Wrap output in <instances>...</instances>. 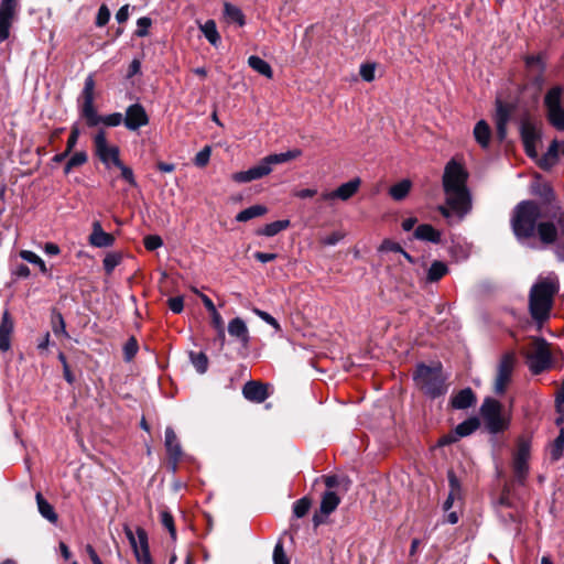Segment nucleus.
Returning <instances> with one entry per match:
<instances>
[{
  "instance_id": "1",
  "label": "nucleus",
  "mask_w": 564,
  "mask_h": 564,
  "mask_svg": "<svg viewBox=\"0 0 564 564\" xmlns=\"http://www.w3.org/2000/svg\"><path fill=\"white\" fill-rule=\"evenodd\" d=\"M468 172L463 163L455 159L449 160L442 177L445 204L440 205L437 210L452 224L460 221L469 214L473 207L471 194L467 187Z\"/></svg>"
},
{
  "instance_id": "2",
  "label": "nucleus",
  "mask_w": 564,
  "mask_h": 564,
  "mask_svg": "<svg viewBox=\"0 0 564 564\" xmlns=\"http://www.w3.org/2000/svg\"><path fill=\"white\" fill-rule=\"evenodd\" d=\"M558 291L556 276H547L539 280L530 291L529 308L532 318L543 323L550 317L554 295Z\"/></svg>"
},
{
  "instance_id": "3",
  "label": "nucleus",
  "mask_w": 564,
  "mask_h": 564,
  "mask_svg": "<svg viewBox=\"0 0 564 564\" xmlns=\"http://www.w3.org/2000/svg\"><path fill=\"white\" fill-rule=\"evenodd\" d=\"M95 80L93 75L85 79L84 89L82 91L80 115L86 120L88 127H96L100 123L107 127H118L123 122V115L113 112L107 116L98 115L95 109Z\"/></svg>"
},
{
  "instance_id": "4",
  "label": "nucleus",
  "mask_w": 564,
  "mask_h": 564,
  "mask_svg": "<svg viewBox=\"0 0 564 564\" xmlns=\"http://www.w3.org/2000/svg\"><path fill=\"white\" fill-rule=\"evenodd\" d=\"M540 218L541 208L536 203L532 200L521 202L516 207L511 219L514 235L519 239L532 237Z\"/></svg>"
},
{
  "instance_id": "5",
  "label": "nucleus",
  "mask_w": 564,
  "mask_h": 564,
  "mask_svg": "<svg viewBox=\"0 0 564 564\" xmlns=\"http://www.w3.org/2000/svg\"><path fill=\"white\" fill-rule=\"evenodd\" d=\"M413 378L416 387L431 398H437L446 392L441 365L434 367L419 365Z\"/></svg>"
},
{
  "instance_id": "6",
  "label": "nucleus",
  "mask_w": 564,
  "mask_h": 564,
  "mask_svg": "<svg viewBox=\"0 0 564 564\" xmlns=\"http://www.w3.org/2000/svg\"><path fill=\"white\" fill-rule=\"evenodd\" d=\"M480 415L491 434L503 432L510 425V417L503 414L502 404L495 399H485L480 406Z\"/></svg>"
},
{
  "instance_id": "7",
  "label": "nucleus",
  "mask_w": 564,
  "mask_h": 564,
  "mask_svg": "<svg viewBox=\"0 0 564 564\" xmlns=\"http://www.w3.org/2000/svg\"><path fill=\"white\" fill-rule=\"evenodd\" d=\"M527 361L529 369L534 375H539L550 367L551 351L544 338L536 337L532 339L531 350L527 354Z\"/></svg>"
},
{
  "instance_id": "8",
  "label": "nucleus",
  "mask_w": 564,
  "mask_h": 564,
  "mask_svg": "<svg viewBox=\"0 0 564 564\" xmlns=\"http://www.w3.org/2000/svg\"><path fill=\"white\" fill-rule=\"evenodd\" d=\"M93 141L96 156L107 169L120 164V150L117 145H112L108 142L107 133L104 129L97 131Z\"/></svg>"
},
{
  "instance_id": "9",
  "label": "nucleus",
  "mask_w": 564,
  "mask_h": 564,
  "mask_svg": "<svg viewBox=\"0 0 564 564\" xmlns=\"http://www.w3.org/2000/svg\"><path fill=\"white\" fill-rule=\"evenodd\" d=\"M123 532L129 540L138 563L153 564L147 531L141 527H137L135 532H133L128 524H124Z\"/></svg>"
},
{
  "instance_id": "10",
  "label": "nucleus",
  "mask_w": 564,
  "mask_h": 564,
  "mask_svg": "<svg viewBox=\"0 0 564 564\" xmlns=\"http://www.w3.org/2000/svg\"><path fill=\"white\" fill-rule=\"evenodd\" d=\"M563 89L560 86L551 88L544 97L549 122L558 131H564V108L561 105Z\"/></svg>"
},
{
  "instance_id": "11",
  "label": "nucleus",
  "mask_w": 564,
  "mask_h": 564,
  "mask_svg": "<svg viewBox=\"0 0 564 564\" xmlns=\"http://www.w3.org/2000/svg\"><path fill=\"white\" fill-rule=\"evenodd\" d=\"M530 451V441L525 437H519L512 457V469L514 478L519 484H523L528 476Z\"/></svg>"
},
{
  "instance_id": "12",
  "label": "nucleus",
  "mask_w": 564,
  "mask_h": 564,
  "mask_svg": "<svg viewBox=\"0 0 564 564\" xmlns=\"http://www.w3.org/2000/svg\"><path fill=\"white\" fill-rule=\"evenodd\" d=\"M516 361V355L512 351L503 354L500 358V361L497 366V373L494 386V390L497 394H503L506 392L507 387L512 378Z\"/></svg>"
},
{
  "instance_id": "13",
  "label": "nucleus",
  "mask_w": 564,
  "mask_h": 564,
  "mask_svg": "<svg viewBox=\"0 0 564 564\" xmlns=\"http://www.w3.org/2000/svg\"><path fill=\"white\" fill-rule=\"evenodd\" d=\"M19 12L18 0L0 1V43L4 42L10 35V29L17 19Z\"/></svg>"
},
{
  "instance_id": "14",
  "label": "nucleus",
  "mask_w": 564,
  "mask_h": 564,
  "mask_svg": "<svg viewBox=\"0 0 564 564\" xmlns=\"http://www.w3.org/2000/svg\"><path fill=\"white\" fill-rule=\"evenodd\" d=\"M149 123V116L141 104L130 105L123 117V124L130 131H135Z\"/></svg>"
},
{
  "instance_id": "15",
  "label": "nucleus",
  "mask_w": 564,
  "mask_h": 564,
  "mask_svg": "<svg viewBox=\"0 0 564 564\" xmlns=\"http://www.w3.org/2000/svg\"><path fill=\"white\" fill-rule=\"evenodd\" d=\"M479 425L480 423L477 417H469L459 423L452 433L444 435L438 441V444L444 446L457 442L460 437L473 434L479 427Z\"/></svg>"
},
{
  "instance_id": "16",
  "label": "nucleus",
  "mask_w": 564,
  "mask_h": 564,
  "mask_svg": "<svg viewBox=\"0 0 564 564\" xmlns=\"http://www.w3.org/2000/svg\"><path fill=\"white\" fill-rule=\"evenodd\" d=\"M521 139L524 145L525 153L531 158H535L536 142L540 139V132L535 128V126L529 120H524L521 123Z\"/></svg>"
},
{
  "instance_id": "17",
  "label": "nucleus",
  "mask_w": 564,
  "mask_h": 564,
  "mask_svg": "<svg viewBox=\"0 0 564 564\" xmlns=\"http://www.w3.org/2000/svg\"><path fill=\"white\" fill-rule=\"evenodd\" d=\"M361 185V180L359 177H355L349 182L341 184L338 188L332 192H326L322 194V199L330 200V199H340L348 200L352 197L359 189Z\"/></svg>"
},
{
  "instance_id": "18",
  "label": "nucleus",
  "mask_w": 564,
  "mask_h": 564,
  "mask_svg": "<svg viewBox=\"0 0 564 564\" xmlns=\"http://www.w3.org/2000/svg\"><path fill=\"white\" fill-rule=\"evenodd\" d=\"M271 172L272 169L268 166L262 159L257 165L250 167L247 171L237 172L232 174L231 177L237 183H248L262 178L263 176L269 175Z\"/></svg>"
},
{
  "instance_id": "19",
  "label": "nucleus",
  "mask_w": 564,
  "mask_h": 564,
  "mask_svg": "<svg viewBox=\"0 0 564 564\" xmlns=\"http://www.w3.org/2000/svg\"><path fill=\"white\" fill-rule=\"evenodd\" d=\"M164 445L169 455V459L173 465V469L176 468L178 462L183 456L181 443L174 432V430L170 426L165 429V440Z\"/></svg>"
},
{
  "instance_id": "20",
  "label": "nucleus",
  "mask_w": 564,
  "mask_h": 564,
  "mask_svg": "<svg viewBox=\"0 0 564 564\" xmlns=\"http://www.w3.org/2000/svg\"><path fill=\"white\" fill-rule=\"evenodd\" d=\"M242 394L248 401L261 403L269 397L268 386L259 381H248L242 388Z\"/></svg>"
},
{
  "instance_id": "21",
  "label": "nucleus",
  "mask_w": 564,
  "mask_h": 564,
  "mask_svg": "<svg viewBox=\"0 0 564 564\" xmlns=\"http://www.w3.org/2000/svg\"><path fill=\"white\" fill-rule=\"evenodd\" d=\"M14 324L8 311H4L0 322V351L6 352L11 348V337Z\"/></svg>"
},
{
  "instance_id": "22",
  "label": "nucleus",
  "mask_w": 564,
  "mask_h": 564,
  "mask_svg": "<svg viewBox=\"0 0 564 564\" xmlns=\"http://www.w3.org/2000/svg\"><path fill=\"white\" fill-rule=\"evenodd\" d=\"M113 242L115 238L110 234L104 231L99 221H95L93 224V231L89 236V243L97 248H105L112 246Z\"/></svg>"
},
{
  "instance_id": "23",
  "label": "nucleus",
  "mask_w": 564,
  "mask_h": 564,
  "mask_svg": "<svg viewBox=\"0 0 564 564\" xmlns=\"http://www.w3.org/2000/svg\"><path fill=\"white\" fill-rule=\"evenodd\" d=\"M228 333L231 337H235L238 341H240L243 347L248 346L250 336L243 319L240 317L231 319L228 324Z\"/></svg>"
},
{
  "instance_id": "24",
  "label": "nucleus",
  "mask_w": 564,
  "mask_h": 564,
  "mask_svg": "<svg viewBox=\"0 0 564 564\" xmlns=\"http://www.w3.org/2000/svg\"><path fill=\"white\" fill-rule=\"evenodd\" d=\"M476 403V395L470 388H465L457 392L451 399V404L454 409L464 410L473 406Z\"/></svg>"
},
{
  "instance_id": "25",
  "label": "nucleus",
  "mask_w": 564,
  "mask_h": 564,
  "mask_svg": "<svg viewBox=\"0 0 564 564\" xmlns=\"http://www.w3.org/2000/svg\"><path fill=\"white\" fill-rule=\"evenodd\" d=\"M413 235L417 240L433 243H440L442 240V232L429 224L419 225Z\"/></svg>"
},
{
  "instance_id": "26",
  "label": "nucleus",
  "mask_w": 564,
  "mask_h": 564,
  "mask_svg": "<svg viewBox=\"0 0 564 564\" xmlns=\"http://www.w3.org/2000/svg\"><path fill=\"white\" fill-rule=\"evenodd\" d=\"M536 231L540 240L545 245H551L556 241L557 228L552 221H541L536 226Z\"/></svg>"
},
{
  "instance_id": "27",
  "label": "nucleus",
  "mask_w": 564,
  "mask_h": 564,
  "mask_svg": "<svg viewBox=\"0 0 564 564\" xmlns=\"http://www.w3.org/2000/svg\"><path fill=\"white\" fill-rule=\"evenodd\" d=\"M35 500L40 514L48 522L55 524L58 521V516L54 507L43 497L41 492H36Z\"/></svg>"
},
{
  "instance_id": "28",
  "label": "nucleus",
  "mask_w": 564,
  "mask_h": 564,
  "mask_svg": "<svg viewBox=\"0 0 564 564\" xmlns=\"http://www.w3.org/2000/svg\"><path fill=\"white\" fill-rule=\"evenodd\" d=\"M302 155V151L300 149H293L286 151L284 153L270 154L263 158L264 163L272 169V165L282 164L288 161L297 159Z\"/></svg>"
},
{
  "instance_id": "29",
  "label": "nucleus",
  "mask_w": 564,
  "mask_h": 564,
  "mask_svg": "<svg viewBox=\"0 0 564 564\" xmlns=\"http://www.w3.org/2000/svg\"><path fill=\"white\" fill-rule=\"evenodd\" d=\"M224 15L228 22L236 23L238 26H243L246 23L241 9L229 2L224 4Z\"/></svg>"
},
{
  "instance_id": "30",
  "label": "nucleus",
  "mask_w": 564,
  "mask_h": 564,
  "mask_svg": "<svg viewBox=\"0 0 564 564\" xmlns=\"http://www.w3.org/2000/svg\"><path fill=\"white\" fill-rule=\"evenodd\" d=\"M474 137L481 148H487L490 142L491 130L485 120H480L474 128Z\"/></svg>"
},
{
  "instance_id": "31",
  "label": "nucleus",
  "mask_w": 564,
  "mask_h": 564,
  "mask_svg": "<svg viewBox=\"0 0 564 564\" xmlns=\"http://www.w3.org/2000/svg\"><path fill=\"white\" fill-rule=\"evenodd\" d=\"M291 225L289 219L283 220H276L270 224H267L264 227L257 230V235L259 236H265V237H273L281 232L282 230H285Z\"/></svg>"
},
{
  "instance_id": "32",
  "label": "nucleus",
  "mask_w": 564,
  "mask_h": 564,
  "mask_svg": "<svg viewBox=\"0 0 564 564\" xmlns=\"http://www.w3.org/2000/svg\"><path fill=\"white\" fill-rule=\"evenodd\" d=\"M248 65L254 72L259 73L260 75H262L267 78H272V76H273V72H272L270 64L259 56H256V55L250 56L248 58Z\"/></svg>"
},
{
  "instance_id": "33",
  "label": "nucleus",
  "mask_w": 564,
  "mask_h": 564,
  "mask_svg": "<svg viewBox=\"0 0 564 564\" xmlns=\"http://www.w3.org/2000/svg\"><path fill=\"white\" fill-rule=\"evenodd\" d=\"M340 499L334 491H326L321 501V512L325 516L330 514L339 505Z\"/></svg>"
},
{
  "instance_id": "34",
  "label": "nucleus",
  "mask_w": 564,
  "mask_h": 564,
  "mask_svg": "<svg viewBox=\"0 0 564 564\" xmlns=\"http://www.w3.org/2000/svg\"><path fill=\"white\" fill-rule=\"evenodd\" d=\"M267 212L268 208L265 206L253 205L238 213L236 216V220L240 223L248 221L252 218L263 216L264 214H267Z\"/></svg>"
},
{
  "instance_id": "35",
  "label": "nucleus",
  "mask_w": 564,
  "mask_h": 564,
  "mask_svg": "<svg viewBox=\"0 0 564 564\" xmlns=\"http://www.w3.org/2000/svg\"><path fill=\"white\" fill-rule=\"evenodd\" d=\"M199 29L212 45L216 46L219 43L220 35L214 20H207Z\"/></svg>"
},
{
  "instance_id": "36",
  "label": "nucleus",
  "mask_w": 564,
  "mask_h": 564,
  "mask_svg": "<svg viewBox=\"0 0 564 564\" xmlns=\"http://www.w3.org/2000/svg\"><path fill=\"white\" fill-rule=\"evenodd\" d=\"M532 192L534 195L541 197L546 203H551L555 198L553 188L546 182H536L535 184H533Z\"/></svg>"
},
{
  "instance_id": "37",
  "label": "nucleus",
  "mask_w": 564,
  "mask_h": 564,
  "mask_svg": "<svg viewBox=\"0 0 564 564\" xmlns=\"http://www.w3.org/2000/svg\"><path fill=\"white\" fill-rule=\"evenodd\" d=\"M411 186L412 184L409 180H402L390 187L389 194L394 200H402L408 196Z\"/></svg>"
},
{
  "instance_id": "38",
  "label": "nucleus",
  "mask_w": 564,
  "mask_h": 564,
  "mask_svg": "<svg viewBox=\"0 0 564 564\" xmlns=\"http://www.w3.org/2000/svg\"><path fill=\"white\" fill-rule=\"evenodd\" d=\"M447 265L444 262L436 260L431 264L426 279L429 282H437L447 273Z\"/></svg>"
},
{
  "instance_id": "39",
  "label": "nucleus",
  "mask_w": 564,
  "mask_h": 564,
  "mask_svg": "<svg viewBox=\"0 0 564 564\" xmlns=\"http://www.w3.org/2000/svg\"><path fill=\"white\" fill-rule=\"evenodd\" d=\"M88 161V155L85 151L75 152L64 167V173L69 174L75 167L84 165Z\"/></svg>"
},
{
  "instance_id": "40",
  "label": "nucleus",
  "mask_w": 564,
  "mask_h": 564,
  "mask_svg": "<svg viewBox=\"0 0 564 564\" xmlns=\"http://www.w3.org/2000/svg\"><path fill=\"white\" fill-rule=\"evenodd\" d=\"M51 324H52V330L56 336H58V335L68 336V334L66 332V325H65L64 317L59 312H57L55 310L52 313Z\"/></svg>"
},
{
  "instance_id": "41",
  "label": "nucleus",
  "mask_w": 564,
  "mask_h": 564,
  "mask_svg": "<svg viewBox=\"0 0 564 564\" xmlns=\"http://www.w3.org/2000/svg\"><path fill=\"white\" fill-rule=\"evenodd\" d=\"M19 254L24 261L37 265L42 273H47L45 262L35 252L30 250H21Z\"/></svg>"
},
{
  "instance_id": "42",
  "label": "nucleus",
  "mask_w": 564,
  "mask_h": 564,
  "mask_svg": "<svg viewBox=\"0 0 564 564\" xmlns=\"http://www.w3.org/2000/svg\"><path fill=\"white\" fill-rule=\"evenodd\" d=\"M191 361L199 373H205L208 367V359L204 352H191Z\"/></svg>"
},
{
  "instance_id": "43",
  "label": "nucleus",
  "mask_w": 564,
  "mask_h": 564,
  "mask_svg": "<svg viewBox=\"0 0 564 564\" xmlns=\"http://www.w3.org/2000/svg\"><path fill=\"white\" fill-rule=\"evenodd\" d=\"M120 261H121V256L119 253H115V252L108 253L104 258V261H102L104 269H105L106 273L107 274L112 273V271L120 263Z\"/></svg>"
},
{
  "instance_id": "44",
  "label": "nucleus",
  "mask_w": 564,
  "mask_h": 564,
  "mask_svg": "<svg viewBox=\"0 0 564 564\" xmlns=\"http://www.w3.org/2000/svg\"><path fill=\"white\" fill-rule=\"evenodd\" d=\"M162 525L169 530L172 539L176 538V530L174 525L173 516L167 510H162L160 513Z\"/></svg>"
},
{
  "instance_id": "45",
  "label": "nucleus",
  "mask_w": 564,
  "mask_h": 564,
  "mask_svg": "<svg viewBox=\"0 0 564 564\" xmlns=\"http://www.w3.org/2000/svg\"><path fill=\"white\" fill-rule=\"evenodd\" d=\"M310 507H311L310 499L306 497L301 498L294 503L293 513L296 518H302L308 512Z\"/></svg>"
},
{
  "instance_id": "46",
  "label": "nucleus",
  "mask_w": 564,
  "mask_h": 564,
  "mask_svg": "<svg viewBox=\"0 0 564 564\" xmlns=\"http://www.w3.org/2000/svg\"><path fill=\"white\" fill-rule=\"evenodd\" d=\"M210 315H212V324L217 329L218 337L221 341V345H224V341H225L224 319H223L221 315L217 312V310L215 312H212Z\"/></svg>"
},
{
  "instance_id": "47",
  "label": "nucleus",
  "mask_w": 564,
  "mask_h": 564,
  "mask_svg": "<svg viewBox=\"0 0 564 564\" xmlns=\"http://www.w3.org/2000/svg\"><path fill=\"white\" fill-rule=\"evenodd\" d=\"M212 148L209 145L204 147L194 159V163L198 167H205L210 159Z\"/></svg>"
},
{
  "instance_id": "48",
  "label": "nucleus",
  "mask_w": 564,
  "mask_h": 564,
  "mask_svg": "<svg viewBox=\"0 0 564 564\" xmlns=\"http://www.w3.org/2000/svg\"><path fill=\"white\" fill-rule=\"evenodd\" d=\"M152 21L148 17H142L137 21L138 29L135 30V35L139 37H144L149 33V28L151 26Z\"/></svg>"
},
{
  "instance_id": "49",
  "label": "nucleus",
  "mask_w": 564,
  "mask_h": 564,
  "mask_svg": "<svg viewBox=\"0 0 564 564\" xmlns=\"http://www.w3.org/2000/svg\"><path fill=\"white\" fill-rule=\"evenodd\" d=\"M116 167H118L121 172V177L127 182L129 183L131 186L135 187L137 186V181H135V177H134V174H133V171L124 165L122 162H120L119 165H116Z\"/></svg>"
},
{
  "instance_id": "50",
  "label": "nucleus",
  "mask_w": 564,
  "mask_h": 564,
  "mask_svg": "<svg viewBox=\"0 0 564 564\" xmlns=\"http://www.w3.org/2000/svg\"><path fill=\"white\" fill-rule=\"evenodd\" d=\"M380 252H394L400 253L403 252V248L398 243L390 239H384L379 247Z\"/></svg>"
},
{
  "instance_id": "51",
  "label": "nucleus",
  "mask_w": 564,
  "mask_h": 564,
  "mask_svg": "<svg viewBox=\"0 0 564 564\" xmlns=\"http://www.w3.org/2000/svg\"><path fill=\"white\" fill-rule=\"evenodd\" d=\"M525 65L531 70H535L536 69L540 73L544 69V64H543L541 55L528 56L525 58Z\"/></svg>"
},
{
  "instance_id": "52",
  "label": "nucleus",
  "mask_w": 564,
  "mask_h": 564,
  "mask_svg": "<svg viewBox=\"0 0 564 564\" xmlns=\"http://www.w3.org/2000/svg\"><path fill=\"white\" fill-rule=\"evenodd\" d=\"M138 351V343L134 337H131L128 339V341L124 344L123 352L126 360H131Z\"/></svg>"
},
{
  "instance_id": "53",
  "label": "nucleus",
  "mask_w": 564,
  "mask_h": 564,
  "mask_svg": "<svg viewBox=\"0 0 564 564\" xmlns=\"http://www.w3.org/2000/svg\"><path fill=\"white\" fill-rule=\"evenodd\" d=\"M510 118V109L503 105L501 101L497 102V111H496V122H506L508 123Z\"/></svg>"
},
{
  "instance_id": "54",
  "label": "nucleus",
  "mask_w": 564,
  "mask_h": 564,
  "mask_svg": "<svg viewBox=\"0 0 564 564\" xmlns=\"http://www.w3.org/2000/svg\"><path fill=\"white\" fill-rule=\"evenodd\" d=\"M564 446V435L563 432L555 438L553 443V447L551 451V456L553 459H558L562 456Z\"/></svg>"
},
{
  "instance_id": "55",
  "label": "nucleus",
  "mask_w": 564,
  "mask_h": 564,
  "mask_svg": "<svg viewBox=\"0 0 564 564\" xmlns=\"http://www.w3.org/2000/svg\"><path fill=\"white\" fill-rule=\"evenodd\" d=\"M273 561L274 564H289V560L283 550V545L281 542L276 543L273 550Z\"/></svg>"
},
{
  "instance_id": "56",
  "label": "nucleus",
  "mask_w": 564,
  "mask_h": 564,
  "mask_svg": "<svg viewBox=\"0 0 564 564\" xmlns=\"http://www.w3.org/2000/svg\"><path fill=\"white\" fill-rule=\"evenodd\" d=\"M109 19H110V11L106 4H102L99 8L97 17H96V25L104 26L108 23Z\"/></svg>"
},
{
  "instance_id": "57",
  "label": "nucleus",
  "mask_w": 564,
  "mask_h": 564,
  "mask_svg": "<svg viewBox=\"0 0 564 564\" xmlns=\"http://www.w3.org/2000/svg\"><path fill=\"white\" fill-rule=\"evenodd\" d=\"M163 245L161 237L156 235H150L144 238V247L147 250L153 251Z\"/></svg>"
},
{
  "instance_id": "58",
  "label": "nucleus",
  "mask_w": 564,
  "mask_h": 564,
  "mask_svg": "<svg viewBox=\"0 0 564 564\" xmlns=\"http://www.w3.org/2000/svg\"><path fill=\"white\" fill-rule=\"evenodd\" d=\"M80 131L77 124H74L70 129V134L67 139L66 149L72 152L78 142Z\"/></svg>"
},
{
  "instance_id": "59",
  "label": "nucleus",
  "mask_w": 564,
  "mask_h": 564,
  "mask_svg": "<svg viewBox=\"0 0 564 564\" xmlns=\"http://www.w3.org/2000/svg\"><path fill=\"white\" fill-rule=\"evenodd\" d=\"M167 305L173 313L180 314L184 308V300L182 296L170 297Z\"/></svg>"
},
{
  "instance_id": "60",
  "label": "nucleus",
  "mask_w": 564,
  "mask_h": 564,
  "mask_svg": "<svg viewBox=\"0 0 564 564\" xmlns=\"http://www.w3.org/2000/svg\"><path fill=\"white\" fill-rule=\"evenodd\" d=\"M253 313L257 316H259L262 321H264L267 324H269L272 327H274L275 329L280 328V325H279L278 321L273 316H271L269 313H267L264 311H261L259 308H253Z\"/></svg>"
},
{
  "instance_id": "61",
  "label": "nucleus",
  "mask_w": 564,
  "mask_h": 564,
  "mask_svg": "<svg viewBox=\"0 0 564 564\" xmlns=\"http://www.w3.org/2000/svg\"><path fill=\"white\" fill-rule=\"evenodd\" d=\"M360 76L366 82H372L375 79V66L371 64H362L360 66Z\"/></svg>"
},
{
  "instance_id": "62",
  "label": "nucleus",
  "mask_w": 564,
  "mask_h": 564,
  "mask_svg": "<svg viewBox=\"0 0 564 564\" xmlns=\"http://www.w3.org/2000/svg\"><path fill=\"white\" fill-rule=\"evenodd\" d=\"M345 237V235L340 231H335V232H332L330 235L324 237L322 239V243L323 245H326V246H335L337 245L343 238Z\"/></svg>"
},
{
  "instance_id": "63",
  "label": "nucleus",
  "mask_w": 564,
  "mask_h": 564,
  "mask_svg": "<svg viewBox=\"0 0 564 564\" xmlns=\"http://www.w3.org/2000/svg\"><path fill=\"white\" fill-rule=\"evenodd\" d=\"M555 408L558 413H564V382L557 391L555 399Z\"/></svg>"
},
{
  "instance_id": "64",
  "label": "nucleus",
  "mask_w": 564,
  "mask_h": 564,
  "mask_svg": "<svg viewBox=\"0 0 564 564\" xmlns=\"http://www.w3.org/2000/svg\"><path fill=\"white\" fill-rule=\"evenodd\" d=\"M546 153L551 160H557L560 153V142L556 140L552 141Z\"/></svg>"
}]
</instances>
